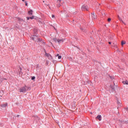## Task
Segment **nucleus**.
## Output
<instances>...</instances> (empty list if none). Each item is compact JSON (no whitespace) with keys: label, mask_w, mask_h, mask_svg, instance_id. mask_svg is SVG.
Listing matches in <instances>:
<instances>
[{"label":"nucleus","mask_w":128,"mask_h":128,"mask_svg":"<svg viewBox=\"0 0 128 128\" xmlns=\"http://www.w3.org/2000/svg\"><path fill=\"white\" fill-rule=\"evenodd\" d=\"M26 90H28V87L26 86H23L20 89V92H26Z\"/></svg>","instance_id":"obj_1"},{"label":"nucleus","mask_w":128,"mask_h":128,"mask_svg":"<svg viewBox=\"0 0 128 128\" xmlns=\"http://www.w3.org/2000/svg\"><path fill=\"white\" fill-rule=\"evenodd\" d=\"M31 38L33 40H35V42H38V41L40 42V38H38L36 36H34L32 37Z\"/></svg>","instance_id":"obj_2"},{"label":"nucleus","mask_w":128,"mask_h":128,"mask_svg":"<svg viewBox=\"0 0 128 128\" xmlns=\"http://www.w3.org/2000/svg\"><path fill=\"white\" fill-rule=\"evenodd\" d=\"M82 10H88V8L86 6H83L82 8Z\"/></svg>","instance_id":"obj_3"},{"label":"nucleus","mask_w":128,"mask_h":128,"mask_svg":"<svg viewBox=\"0 0 128 128\" xmlns=\"http://www.w3.org/2000/svg\"><path fill=\"white\" fill-rule=\"evenodd\" d=\"M0 106L1 108H6V106H8V103H6L5 104H1Z\"/></svg>","instance_id":"obj_4"},{"label":"nucleus","mask_w":128,"mask_h":128,"mask_svg":"<svg viewBox=\"0 0 128 128\" xmlns=\"http://www.w3.org/2000/svg\"><path fill=\"white\" fill-rule=\"evenodd\" d=\"M64 39H58L57 42L60 44V42H64Z\"/></svg>","instance_id":"obj_5"},{"label":"nucleus","mask_w":128,"mask_h":128,"mask_svg":"<svg viewBox=\"0 0 128 128\" xmlns=\"http://www.w3.org/2000/svg\"><path fill=\"white\" fill-rule=\"evenodd\" d=\"M96 118H98V120L100 121L102 120V116L98 115L96 117Z\"/></svg>","instance_id":"obj_6"},{"label":"nucleus","mask_w":128,"mask_h":128,"mask_svg":"<svg viewBox=\"0 0 128 128\" xmlns=\"http://www.w3.org/2000/svg\"><path fill=\"white\" fill-rule=\"evenodd\" d=\"M34 12L32 11V10H30L28 12V14H29V16H32V12Z\"/></svg>","instance_id":"obj_7"},{"label":"nucleus","mask_w":128,"mask_h":128,"mask_svg":"<svg viewBox=\"0 0 128 128\" xmlns=\"http://www.w3.org/2000/svg\"><path fill=\"white\" fill-rule=\"evenodd\" d=\"M92 18H96V14H94V13H92Z\"/></svg>","instance_id":"obj_8"},{"label":"nucleus","mask_w":128,"mask_h":128,"mask_svg":"<svg viewBox=\"0 0 128 128\" xmlns=\"http://www.w3.org/2000/svg\"><path fill=\"white\" fill-rule=\"evenodd\" d=\"M122 84H128V80L123 81Z\"/></svg>","instance_id":"obj_9"},{"label":"nucleus","mask_w":128,"mask_h":128,"mask_svg":"<svg viewBox=\"0 0 128 128\" xmlns=\"http://www.w3.org/2000/svg\"><path fill=\"white\" fill-rule=\"evenodd\" d=\"M122 46H124V44H126V41L122 40L121 42Z\"/></svg>","instance_id":"obj_10"},{"label":"nucleus","mask_w":128,"mask_h":128,"mask_svg":"<svg viewBox=\"0 0 128 128\" xmlns=\"http://www.w3.org/2000/svg\"><path fill=\"white\" fill-rule=\"evenodd\" d=\"M53 40H54V42H58V39H56V38H53Z\"/></svg>","instance_id":"obj_11"},{"label":"nucleus","mask_w":128,"mask_h":128,"mask_svg":"<svg viewBox=\"0 0 128 128\" xmlns=\"http://www.w3.org/2000/svg\"><path fill=\"white\" fill-rule=\"evenodd\" d=\"M118 18H119L121 22H122L123 24H124V21H122V19H120V16H118Z\"/></svg>","instance_id":"obj_12"},{"label":"nucleus","mask_w":128,"mask_h":128,"mask_svg":"<svg viewBox=\"0 0 128 128\" xmlns=\"http://www.w3.org/2000/svg\"><path fill=\"white\" fill-rule=\"evenodd\" d=\"M36 79V76H34L32 78V80H35Z\"/></svg>","instance_id":"obj_13"},{"label":"nucleus","mask_w":128,"mask_h":128,"mask_svg":"<svg viewBox=\"0 0 128 128\" xmlns=\"http://www.w3.org/2000/svg\"><path fill=\"white\" fill-rule=\"evenodd\" d=\"M30 20H34V16H32V17H30Z\"/></svg>","instance_id":"obj_14"},{"label":"nucleus","mask_w":128,"mask_h":128,"mask_svg":"<svg viewBox=\"0 0 128 128\" xmlns=\"http://www.w3.org/2000/svg\"><path fill=\"white\" fill-rule=\"evenodd\" d=\"M46 56H50L48 53H46Z\"/></svg>","instance_id":"obj_15"},{"label":"nucleus","mask_w":128,"mask_h":128,"mask_svg":"<svg viewBox=\"0 0 128 128\" xmlns=\"http://www.w3.org/2000/svg\"><path fill=\"white\" fill-rule=\"evenodd\" d=\"M19 70H20L19 72L20 74V72H22V68H20Z\"/></svg>","instance_id":"obj_16"},{"label":"nucleus","mask_w":128,"mask_h":128,"mask_svg":"<svg viewBox=\"0 0 128 128\" xmlns=\"http://www.w3.org/2000/svg\"><path fill=\"white\" fill-rule=\"evenodd\" d=\"M112 20V19L110 18H108V22H110Z\"/></svg>","instance_id":"obj_17"},{"label":"nucleus","mask_w":128,"mask_h":128,"mask_svg":"<svg viewBox=\"0 0 128 128\" xmlns=\"http://www.w3.org/2000/svg\"><path fill=\"white\" fill-rule=\"evenodd\" d=\"M58 60H60V58H62V56H58Z\"/></svg>","instance_id":"obj_18"},{"label":"nucleus","mask_w":128,"mask_h":128,"mask_svg":"<svg viewBox=\"0 0 128 128\" xmlns=\"http://www.w3.org/2000/svg\"><path fill=\"white\" fill-rule=\"evenodd\" d=\"M58 6V8H60V4H58V6Z\"/></svg>","instance_id":"obj_19"},{"label":"nucleus","mask_w":128,"mask_h":128,"mask_svg":"<svg viewBox=\"0 0 128 128\" xmlns=\"http://www.w3.org/2000/svg\"><path fill=\"white\" fill-rule=\"evenodd\" d=\"M52 18H54V15L52 14Z\"/></svg>","instance_id":"obj_20"},{"label":"nucleus","mask_w":128,"mask_h":128,"mask_svg":"<svg viewBox=\"0 0 128 128\" xmlns=\"http://www.w3.org/2000/svg\"><path fill=\"white\" fill-rule=\"evenodd\" d=\"M30 17H26V20H30Z\"/></svg>","instance_id":"obj_21"},{"label":"nucleus","mask_w":128,"mask_h":128,"mask_svg":"<svg viewBox=\"0 0 128 128\" xmlns=\"http://www.w3.org/2000/svg\"><path fill=\"white\" fill-rule=\"evenodd\" d=\"M117 104H120V102L118 101V102H117Z\"/></svg>","instance_id":"obj_22"},{"label":"nucleus","mask_w":128,"mask_h":128,"mask_svg":"<svg viewBox=\"0 0 128 128\" xmlns=\"http://www.w3.org/2000/svg\"><path fill=\"white\" fill-rule=\"evenodd\" d=\"M21 22H24V20L22 19L21 20Z\"/></svg>","instance_id":"obj_23"},{"label":"nucleus","mask_w":128,"mask_h":128,"mask_svg":"<svg viewBox=\"0 0 128 128\" xmlns=\"http://www.w3.org/2000/svg\"><path fill=\"white\" fill-rule=\"evenodd\" d=\"M26 6H28V3H26Z\"/></svg>","instance_id":"obj_24"},{"label":"nucleus","mask_w":128,"mask_h":128,"mask_svg":"<svg viewBox=\"0 0 128 128\" xmlns=\"http://www.w3.org/2000/svg\"><path fill=\"white\" fill-rule=\"evenodd\" d=\"M108 44H112V42H108Z\"/></svg>","instance_id":"obj_25"},{"label":"nucleus","mask_w":128,"mask_h":128,"mask_svg":"<svg viewBox=\"0 0 128 128\" xmlns=\"http://www.w3.org/2000/svg\"><path fill=\"white\" fill-rule=\"evenodd\" d=\"M59 2H62V0H58Z\"/></svg>","instance_id":"obj_26"},{"label":"nucleus","mask_w":128,"mask_h":128,"mask_svg":"<svg viewBox=\"0 0 128 128\" xmlns=\"http://www.w3.org/2000/svg\"><path fill=\"white\" fill-rule=\"evenodd\" d=\"M58 56V54L57 55H56V56Z\"/></svg>","instance_id":"obj_27"},{"label":"nucleus","mask_w":128,"mask_h":128,"mask_svg":"<svg viewBox=\"0 0 128 128\" xmlns=\"http://www.w3.org/2000/svg\"><path fill=\"white\" fill-rule=\"evenodd\" d=\"M22 2H24V0H22Z\"/></svg>","instance_id":"obj_28"},{"label":"nucleus","mask_w":128,"mask_h":128,"mask_svg":"<svg viewBox=\"0 0 128 128\" xmlns=\"http://www.w3.org/2000/svg\"><path fill=\"white\" fill-rule=\"evenodd\" d=\"M43 2H44V1H43Z\"/></svg>","instance_id":"obj_29"}]
</instances>
